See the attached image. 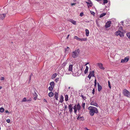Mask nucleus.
<instances>
[{
	"label": "nucleus",
	"instance_id": "0eeeda50",
	"mask_svg": "<svg viewBox=\"0 0 130 130\" xmlns=\"http://www.w3.org/2000/svg\"><path fill=\"white\" fill-rule=\"evenodd\" d=\"M73 67V65L72 64H70L69 65L68 70V71L69 72L68 73H67V74H70L72 73V70Z\"/></svg>",
	"mask_w": 130,
	"mask_h": 130
},
{
	"label": "nucleus",
	"instance_id": "2f4dec72",
	"mask_svg": "<svg viewBox=\"0 0 130 130\" xmlns=\"http://www.w3.org/2000/svg\"><path fill=\"white\" fill-rule=\"evenodd\" d=\"M87 40L86 38H84L82 39H80V41H86Z\"/></svg>",
	"mask_w": 130,
	"mask_h": 130
},
{
	"label": "nucleus",
	"instance_id": "ea45409f",
	"mask_svg": "<svg viewBox=\"0 0 130 130\" xmlns=\"http://www.w3.org/2000/svg\"><path fill=\"white\" fill-rule=\"evenodd\" d=\"M54 95V98H55V99L57 100V93H55Z\"/></svg>",
	"mask_w": 130,
	"mask_h": 130
},
{
	"label": "nucleus",
	"instance_id": "6ab92c4d",
	"mask_svg": "<svg viewBox=\"0 0 130 130\" xmlns=\"http://www.w3.org/2000/svg\"><path fill=\"white\" fill-rule=\"evenodd\" d=\"M70 49L69 47H67L66 48H65V52L66 53H68V50Z\"/></svg>",
	"mask_w": 130,
	"mask_h": 130
},
{
	"label": "nucleus",
	"instance_id": "37998d69",
	"mask_svg": "<svg viewBox=\"0 0 130 130\" xmlns=\"http://www.w3.org/2000/svg\"><path fill=\"white\" fill-rule=\"evenodd\" d=\"M5 79V78L3 77H1V78L0 80H4Z\"/></svg>",
	"mask_w": 130,
	"mask_h": 130
},
{
	"label": "nucleus",
	"instance_id": "f8f14e48",
	"mask_svg": "<svg viewBox=\"0 0 130 130\" xmlns=\"http://www.w3.org/2000/svg\"><path fill=\"white\" fill-rule=\"evenodd\" d=\"M90 105L94 106L96 107H98V105L96 102L94 101H92L90 102Z\"/></svg>",
	"mask_w": 130,
	"mask_h": 130
},
{
	"label": "nucleus",
	"instance_id": "49530a36",
	"mask_svg": "<svg viewBox=\"0 0 130 130\" xmlns=\"http://www.w3.org/2000/svg\"><path fill=\"white\" fill-rule=\"evenodd\" d=\"M91 75H90L89 74L88 76V77L89 78V79H90L91 77Z\"/></svg>",
	"mask_w": 130,
	"mask_h": 130
},
{
	"label": "nucleus",
	"instance_id": "8fccbe9b",
	"mask_svg": "<svg viewBox=\"0 0 130 130\" xmlns=\"http://www.w3.org/2000/svg\"><path fill=\"white\" fill-rule=\"evenodd\" d=\"M94 92H95V90H94V89H93V90H92V93L93 94H94Z\"/></svg>",
	"mask_w": 130,
	"mask_h": 130
},
{
	"label": "nucleus",
	"instance_id": "4c0bfd02",
	"mask_svg": "<svg viewBox=\"0 0 130 130\" xmlns=\"http://www.w3.org/2000/svg\"><path fill=\"white\" fill-rule=\"evenodd\" d=\"M26 101L27 99L26 98H24L23 99L22 101L23 102H27Z\"/></svg>",
	"mask_w": 130,
	"mask_h": 130
},
{
	"label": "nucleus",
	"instance_id": "f03ea898",
	"mask_svg": "<svg viewBox=\"0 0 130 130\" xmlns=\"http://www.w3.org/2000/svg\"><path fill=\"white\" fill-rule=\"evenodd\" d=\"M81 106L79 103L77 105H75L73 107L74 112L75 113H76L77 110L79 111L80 109Z\"/></svg>",
	"mask_w": 130,
	"mask_h": 130
},
{
	"label": "nucleus",
	"instance_id": "774afa93",
	"mask_svg": "<svg viewBox=\"0 0 130 130\" xmlns=\"http://www.w3.org/2000/svg\"><path fill=\"white\" fill-rule=\"evenodd\" d=\"M88 63H86L85 64V65H86L87 64H88Z\"/></svg>",
	"mask_w": 130,
	"mask_h": 130
},
{
	"label": "nucleus",
	"instance_id": "7ed1b4c3",
	"mask_svg": "<svg viewBox=\"0 0 130 130\" xmlns=\"http://www.w3.org/2000/svg\"><path fill=\"white\" fill-rule=\"evenodd\" d=\"M79 50L77 49L73 52L72 53V56L73 58H75L78 56L79 52Z\"/></svg>",
	"mask_w": 130,
	"mask_h": 130
},
{
	"label": "nucleus",
	"instance_id": "c85d7f7f",
	"mask_svg": "<svg viewBox=\"0 0 130 130\" xmlns=\"http://www.w3.org/2000/svg\"><path fill=\"white\" fill-rule=\"evenodd\" d=\"M82 99L84 100H85L87 99V98L86 96H85L83 95H82L81 96Z\"/></svg>",
	"mask_w": 130,
	"mask_h": 130
},
{
	"label": "nucleus",
	"instance_id": "9b49d317",
	"mask_svg": "<svg viewBox=\"0 0 130 130\" xmlns=\"http://www.w3.org/2000/svg\"><path fill=\"white\" fill-rule=\"evenodd\" d=\"M99 68L103 70L104 69V68L103 66V64L101 63H98L97 64Z\"/></svg>",
	"mask_w": 130,
	"mask_h": 130
},
{
	"label": "nucleus",
	"instance_id": "c756f323",
	"mask_svg": "<svg viewBox=\"0 0 130 130\" xmlns=\"http://www.w3.org/2000/svg\"><path fill=\"white\" fill-rule=\"evenodd\" d=\"M81 71H79L76 73V74H77V75L78 76H79L81 74Z\"/></svg>",
	"mask_w": 130,
	"mask_h": 130
},
{
	"label": "nucleus",
	"instance_id": "603ef678",
	"mask_svg": "<svg viewBox=\"0 0 130 130\" xmlns=\"http://www.w3.org/2000/svg\"><path fill=\"white\" fill-rule=\"evenodd\" d=\"M76 4L75 3H71V6H73V5H74Z\"/></svg>",
	"mask_w": 130,
	"mask_h": 130
},
{
	"label": "nucleus",
	"instance_id": "b1692460",
	"mask_svg": "<svg viewBox=\"0 0 130 130\" xmlns=\"http://www.w3.org/2000/svg\"><path fill=\"white\" fill-rule=\"evenodd\" d=\"M50 85L51 86L54 87V83L53 82H52L50 83Z\"/></svg>",
	"mask_w": 130,
	"mask_h": 130
},
{
	"label": "nucleus",
	"instance_id": "58836bf2",
	"mask_svg": "<svg viewBox=\"0 0 130 130\" xmlns=\"http://www.w3.org/2000/svg\"><path fill=\"white\" fill-rule=\"evenodd\" d=\"M108 87L110 89H111V86L110 85V83L109 82V81H108Z\"/></svg>",
	"mask_w": 130,
	"mask_h": 130
},
{
	"label": "nucleus",
	"instance_id": "864d4df0",
	"mask_svg": "<svg viewBox=\"0 0 130 130\" xmlns=\"http://www.w3.org/2000/svg\"><path fill=\"white\" fill-rule=\"evenodd\" d=\"M119 29L120 30H122L123 29V28L122 27H120V28H119Z\"/></svg>",
	"mask_w": 130,
	"mask_h": 130
},
{
	"label": "nucleus",
	"instance_id": "ddd939ff",
	"mask_svg": "<svg viewBox=\"0 0 130 130\" xmlns=\"http://www.w3.org/2000/svg\"><path fill=\"white\" fill-rule=\"evenodd\" d=\"M77 119L80 121H83L84 118L83 117L80 116V115H79L77 118Z\"/></svg>",
	"mask_w": 130,
	"mask_h": 130
},
{
	"label": "nucleus",
	"instance_id": "5fc2aeb1",
	"mask_svg": "<svg viewBox=\"0 0 130 130\" xmlns=\"http://www.w3.org/2000/svg\"><path fill=\"white\" fill-rule=\"evenodd\" d=\"M85 129L86 130H90L89 129H88L87 127H85Z\"/></svg>",
	"mask_w": 130,
	"mask_h": 130
},
{
	"label": "nucleus",
	"instance_id": "412c9836",
	"mask_svg": "<svg viewBox=\"0 0 130 130\" xmlns=\"http://www.w3.org/2000/svg\"><path fill=\"white\" fill-rule=\"evenodd\" d=\"M86 35L87 36H88L89 35V31L88 29H86Z\"/></svg>",
	"mask_w": 130,
	"mask_h": 130
},
{
	"label": "nucleus",
	"instance_id": "4d7b16f0",
	"mask_svg": "<svg viewBox=\"0 0 130 130\" xmlns=\"http://www.w3.org/2000/svg\"><path fill=\"white\" fill-rule=\"evenodd\" d=\"M121 23L123 25V23H124L123 21H122L121 22Z\"/></svg>",
	"mask_w": 130,
	"mask_h": 130
},
{
	"label": "nucleus",
	"instance_id": "6e6d98bb",
	"mask_svg": "<svg viewBox=\"0 0 130 130\" xmlns=\"http://www.w3.org/2000/svg\"><path fill=\"white\" fill-rule=\"evenodd\" d=\"M37 97H36V96H35L34 98V99L35 100H36V99H37Z\"/></svg>",
	"mask_w": 130,
	"mask_h": 130
},
{
	"label": "nucleus",
	"instance_id": "1a4fd4ad",
	"mask_svg": "<svg viewBox=\"0 0 130 130\" xmlns=\"http://www.w3.org/2000/svg\"><path fill=\"white\" fill-rule=\"evenodd\" d=\"M129 58L128 57H125L124 59H121V63L126 62H127L129 60Z\"/></svg>",
	"mask_w": 130,
	"mask_h": 130
},
{
	"label": "nucleus",
	"instance_id": "f257e3e1",
	"mask_svg": "<svg viewBox=\"0 0 130 130\" xmlns=\"http://www.w3.org/2000/svg\"><path fill=\"white\" fill-rule=\"evenodd\" d=\"M88 109L89 110V113L91 116H93L95 113H97L98 112L97 109L95 107L92 106L89 107Z\"/></svg>",
	"mask_w": 130,
	"mask_h": 130
},
{
	"label": "nucleus",
	"instance_id": "c03bdc74",
	"mask_svg": "<svg viewBox=\"0 0 130 130\" xmlns=\"http://www.w3.org/2000/svg\"><path fill=\"white\" fill-rule=\"evenodd\" d=\"M10 120L9 119H7L6 120V122L8 123H9L10 122Z\"/></svg>",
	"mask_w": 130,
	"mask_h": 130
},
{
	"label": "nucleus",
	"instance_id": "052dcab7",
	"mask_svg": "<svg viewBox=\"0 0 130 130\" xmlns=\"http://www.w3.org/2000/svg\"><path fill=\"white\" fill-rule=\"evenodd\" d=\"M5 112L6 113H9V111L8 110L6 111Z\"/></svg>",
	"mask_w": 130,
	"mask_h": 130
},
{
	"label": "nucleus",
	"instance_id": "a211bd4d",
	"mask_svg": "<svg viewBox=\"0 0 130 130\" xmlns=\"http://www.w3.org/2000/svg\"><path fill=\"white\" fill-rule=\"evenodd\" d=\"M63 101V96L61 95V96L60 97V100L59 102H60V103H62V102Z\"/></svg>",
	"mask_w": 130,
	"mask_h": 130
},
{
	"label": "nucleus",
	"instance_id": "9d476101",
	"mask_svg": "<svg viewBox=\"0 0 130 130\" xmlns=\"http://www.w3.org/2000/svg\"><path fill=\"white\" fill-rule=\"evenodd\" d=\"M111 22L110 21H107L105 25L106 28H107L110 27L111 25Z\"/></svg>",
	"mask_w": 130,
	"mask_h": 130
},
{
	"label": "nucleus",
	"instance_id": "2eb2a0df",
	"mask_svg": "<svg viewBox=\"0 0 130 130\" xmlns=\"http://www.w3.org/2000/svg\"><path fill=\"white\" fill-rule=\"evenodd\" d=\"M98 89L99 91H100L102 89V87L101 85H100L99 83H98Z\"/></svg>",
	"mask_w": 130,
	"mask_h": 130
},
{
	"label": "nucleus",
	"instance_id": "a19ab883",
	"mask_svg": "<svg viewBox=\"0 0 130 130\" xmlns=\"http://www.w3.org/2000/svg\"><path fill=\"white\" fill-rule=\"evenodd\" d=\"M31 100H32L31 98H30L29 99H27L26 101H27V102H29V101H31Z\"/></svg>",
	"mask_w": 130,
	"mask_h": 130
},
{
	"label": "nucleus",
	"instance_id": "aec40b11",
	"mask_svg": "<svg viewBox=\"0 0 130 130\" xmlns=\"http://www.w3.org/2000/svg\"><path fill=\"white\" fill-rule=\"evenodd\" d=\"M89 68L87 66H86V68L84 71V73L85 74H86L88 72Z\"/></svg>",
	"mask_w": 130,
	"mask_h": 130
},
{
	"label": "nucleus",
	"instance_id": "5701e85b",
	"mask_svg": "<svg viewBox=\"0 0 130 130\" xmlns=\"http://www.w3.org/2000/svg\"><path fill=\"white\" fill-rule=\"evenodd\" d=\"M94 72L93 71L90 72L89 74L91 75L93 77L94 76Z\"/></svg>",
	"mask_w": 130,
	"mask_h": 130
},
{
	"label": "nucleus",
	"instance_id": "3c124183",
	"mask_svg": "<svg viewBox=\"0 0 130 130\" xmlns=\"http://www.w3.org/2000/svg\"><path fill=\"white\" fill-rule=\"evenodd\" d=\"M64 109H67V105H65L64 106Z\"/></svg>",
	"mask_w": 130,
	"mask_h": 130
},
{
	"label": "nucleus",
	"instance_id": "4468645a",
	"mask_svg": "<svg viewBox=\"0 0 130 130\" xmlns=\"http://www.w3.org/2000/svg\"><path fill=\"white\" fill-rule=\"evenodd\" d=\"M69 21L74 25L76 24V22L72 19H70L69 20Z\"/></svg>",
	"mask_w": 130,
	"mask_h": 130
},
{
	"label": "nucleus",
	"instance_id": "de8ad7c7",
	"mask_svg": "<svg viewBox=\"0 0 130 130\" xmlns=\"http://www.w3.org/2000/svg\"><path fill=\"white\" fill-rule=\"evenodd\" d=\"M83 15V12H81L80 13V16L81 17H82Z\"/></svg>",
	"mask_w": 130,
	"mask_h": 130
},
{
	"label": "nucleus",
	"instance_id": "20e7f679",
	"mask_svg": "<svg viewBox=\"0 0 130 130\" xmlns=\"http://www.w3.org/2000/svg\"><path fill=\"white\" fill-rule=\"evenodd\" d=\"M123 94L127 97H130V93L127 90L124 89L123 90Z\"/></svg>",
	"mask_w": 130,
	"mask_h": 130
},
{
	"label": "nucleus",
	"instance_id": "cd10ccee",
	"mask_svg": "<svg viewBox=\"0 0 130 130\" xmlns=\"http://www.w3.org/2000/svg\"><path fill=\"white\" fill-rule=\"evenodd\" d=\"M85 103H83L82 106L83 108V109L84 110L85 109Z\"/></svg>",
	"mask_w": 130,
	"mask_h": 130
},
{
	"label": "nucleus",
	"instance_id": "c9c22d12",
	"mask_svg": "<svg viewBox=\"0 0 130 130\" xmlns=\"http://www.w3.org/2000/svg\"><path fill=\"white\" fill-rule=\"evenodd\" d=\"M126 35L130 39V32H127L126 34Z\"/></svg>",
	"mask_w": 130,
	"mask_h": 130
},
{
	"label": "nucleus",
	"instance_id": "a878e982",
	"mask_svg": "<svg viewBox=\"0 0 130 130\" xmlns=\"http://www.w3.org/2000/svg\"><path fill=\"white\" fill-rule=\"evenodd\" d=\"M57 76V74L56 73H55L53 74L52 76V78L53 79L54 78Z\"/></svg>",
	"mask_w": 130,
	"mask_h": 130
},
{
	"label": "nucleus",
	"instance_id": "69168bd1",
	"mask_svg": "<svg viewBox=\"0 0 130 130\" xmlns=\"http://www.w3.org/2000/svg\"><path fill=\"white\" fill-rule=\"evenodd\" d=\"M2 88V87L1 86H0V89H1Z\"/></svg>",
	"mask_w": 130,
	"mask_h": 130
},
{
	"label": "nucleus",
	"instance_id": "e433bc0d",
	"mask_svg": "<svg viewBox=\"0 0 130 130\" xmlns=\"http://www.w3.org/2000/svg\"><path fill=\"white\" fill-rule=\"evenodd\" d=\"M34 91V92L33 93V95L37 97L38 95H37V93L35 92V91Z\"/></svg>",
	"mask_w": 130,
	"mask_h": 130
},
{
	"label": "nucleus",
	"instance_id": "13d9d810",
	"mask_svg": "<svg viewBox=\"0 0 130 130\" xmlns=\"http://www.w3.org/2000/svg\"><path fill=\"white\" fill-rule=\"evenodd\" d=\"M94 83H96V79H95L94 80Z\"/></svg>",
	"mask_w": 130,
	"mask_h": 130
},
{
	"label": "nucleus",
	"instance_id": "dca6fc26",
	"mask_svg": "<svg viewBox=\"0 0 130 130\" xmlns=\"http://www.w3.org/2000/svg\"><path fill=\"white\" fill-rule=\"evenodd\" d=\"M6 16V14H3L0 15V18L1 19L3 20L5 17Z\"/></svg>",
	"mask_w": 130,
	"mask_h": 130
},
{
	"label": "nucleus",
	"instance_id": "4be33fe9",
	"mask_svg": "<svg viewBox=\"0 0 130 130\" xmlns=\"http://www.w3.org/2000/svg\"><path fill=\"white\" fill-rule=\"evenodd\" d=\"M68 95H65V100L66 101H67L68 100Z\"/></svg>",
	"mask_w": 130,
	"mask_h": 130
},
{
	"label": "nucleus",
	"instance_id": "0e129e2a",
	"mask_svg": "<svg viewBox=\"0 0 130 130\" xmlns=\"http://www.w3.org/2000/svg\"><path fill=\"white\" fill-rule=\"evenodd\" d=\"M44 102H46V100L45 99H44Z\"/></svg>",
	"mask_w": 130,
	"mask_h": 130
},
{
	"label": "nucleus",
	"instance_id": "39448f33",
	"mask_svg": "<svg viewBox=\"0 0 130 130\" xmlns=\"http://www.w3.org/2000/svg\"><path fill=\"white\" fill-rule=\"evenodd\" d=\"M116 35L117 36L119 35L121 37H122L124 36L123 33L119 30L116 31Z\"/></svg>",
	"mask_w": 130,
	"mask_h": 130
},
{
	"label": "nucleus",
	"instance_id": "338daca9",
	"mask_svg": "<svg viewBox=\"0 0 130 130\" xmlns=\"http://www.w3.org/2000/svg\"><path fill=\"white\" fill-rule=\"evenodd\" d=\"M96 1H101V0H96Z\"/></svg>",
	"mask_w": 130,
	"mask_h": 130
},
{
	"label": "nucleus",
	"instance_id": "09e8293b",
	"mask_svg": "<svg viewBox=\"0 0 130 130\" xmlns=\"http://www.w3.org/2000/svg\"><path fill=\"white\" fill-rule=\"evenodd\" d=\"M31 75H30L29 76V77H28V78H29V81H30V80L31 79Z\"/></svg>",
	"mask_w": 130,
	"mask_h": 130
},
{
	"label": "nucleus",
	"instance_id": "473e14b6",
	"mask_svg": "<svg viewBox=\"0 0 130 130\" xmlns=\"http://www.w3.org/2000/svg\"><path fill=\"white\" fill-rule=\"evenodd\" d=\"M4 111V109L2 107L0 108V112H3Z\"/></svg>",
	"mask_w": 130,
	"mask_h": 130
},
{
	"label": "nucleus",
	"instance_id": "f704fd0d",
	"mask_svg": "<svg viewBox=\"0 0 130 130\" xmlns=\"http://www.w3.org/2000/svg\"><path fill=\"white\" fill-rule=\"evenodd\" d=\"M103 5H104L105 4L107 3L108 2V1L107 0H103Z\"/></svg>",
	"mask_w": 130,
	"mask_h": 130
},
{
	"label": "nucleus",
	"instance_id": "e2e57ef3",
	"mask_svg": "<svg viewBox=\"0 0 130 130\" xmlns=\"http://www.w3.org/2000/svg\"><path fill=\"white\" fill-rule=\"evenodd\" d=\"M55 81L56 82H57V78H56L55 80Z\"/></svg>",
	"mask_w": 130,
	"mask_h": 130
},
{
	"label": "nucleus",
	"instance_id": "a18cd8bd",
	"mask_svg": "<svg viewBox=\"0 0 130 130\" xmlns=\"http://www.w3.org/2000/svg\"><path fill=\"white\" fill-rule=\"evenodd\" d=\"M67 63L66 62H64L62 64V65L63 66H65V65Z\"/></svg>",
	"mask_w": 130,
	"mask_h": 130
},
{
	"label": "nucleus",
	"instance_id": "79ce46f5",
	"mask_svg": "<svg viewBox=\"0 0 130 130\" xmlns=\"http://www.w3.org/2000/svg\"><path fill=\"white\" fill-rule=\"evenodd\" d=\"M90 13H91V14H92V15H94L95 14V13L94 12H93L92 11H90Z\"/></svg>",
	"mask_w": 130,
	"mask_h": 130
},
{
	"label": "nucleus",
	"instance_id": "bf43d9fd",
	"mask_svg": "<svg viewBox=\"0 0 130 130\" xmlns=\"http://www.w3.org/2000/svg\"><path fill=\"white\" fill-rule=\"evenodd\" d=\"M69 36H70V35H68V36H67V39H68V37H69Z\"/></svg>",
	"mask_w": 130,
	"mask_h": 130
},
{
	"label": "nucleus",
	"instance_id": "393cba45",
	"mask_svg": "<svg viewBox=\"0 0 130 130\" xmlns=\"http://www.w3.org/2000/svg\"><path fill=\"white\" fill-rule=\"evenodd\" d=\"M48 95L50 97H52L53 95V93L52 92H50L48 93Z\"/></svg>",
	"mask_w": 130,
	"mask_h": 130
},
{
	"label": "nucleus",
	"instance_id": "7c9ffc66",
	"mask_svg": "<svg viewBox=\"0 0 130 130\" xmlns=\"http://www.w3.org/2000/svg\"><path fill=\"white\" fill-rule=\"evenodd\" d=\"M74 38L76 39L77 40L80 41V38H78L77 36H75L74 37Z\"/></svg>",
	"mask_w": 130,
	"mask_h": 130
},
{
	"label": "nucleus",
	"instance_id": "72a5a7b5",
	"mask_svg": "<svg viewBox=\"0 0 130 130\" xmlns=\"http://www.w3.org/2000/svg\"><path fill=\"white\" fill-rule=\"evenodd\" d=\"M53 88L54 87L52 86H50L48 87V89L49 90L51 91L53 90Z\"/></svg>",
	"mask_w": 130,
	"mask_h": 130
},
{
	"label": "nucleus",
	"instance_id": "bb28decb",
	"mask_svg": "<svg viewBox=\"0 0 130 130\" xmlns=\"http://www.w3.org/2000/svg\"><path fill=\"white\" fill-rule=\"evenodd\" d=\"M106 14V13H103L102 14H101L100 16V18H101L103 17Z\"/></svg>",
	"mask_w": 130,
	"mask_h": 130
},
{
	"label": "nucleus",
	"instance_id": "6e6552de",
	"mask_svg": "<svg viewBox=\"0 0 130 130\" xmlns=\"http://www.w3.org/2000/svg\"><path fill=\"white\" fill-rule=\"evenodd\" d=\"M88 1L86 2V3L87 4L88 8L91 7L92 5V3L90 0H87Z\"/></svg>",
	"mask_w": 130,
	"mask_h": 130
},
{
	"label": "nucleus",
	"instance_id": "423d86ee",
	"mask_svg": "<svg viewBox=\"0 0 130 130\" xmlns=\"http://www.w3.org/2000/svg\"><path fill=\"white\" fill-rule=\"evenodd\" d=\"M68 108L69 109V111L70 113L71 114H72L73 112V109L72 105V104L69 105L68 106Z\"/></svg>",
	"mask_w": 130,
	"mask_h": 130
},
{
	"label": "nucleus",
	"instance_id": "f3484780",
	"mask_svg": "<svg viewBox=\"0 0 130 130\" xmlns=\"http://www.w3.org/2000/svg\"><path fill=\"white\" fill-rule=\"evenodd\" d=\"M61 79L60 78H58L57 79V83H58V84L57 85V86H58L59 87L60 86V84L61 83Z\"/></svg>",
	"mask_w": 130,
	"mask_h": 130
},
{
	"label": "nucleus",
	"instance_id": "680f3d73",
	"mask_svg": "<svg viewBox=\"0 0 130 130\" xmlns=\"http://www.w3.org/2000/svg\"><path fill=\"white\" fill-rule=\"evenodd\" d=\"M96 84H97L96 83H94V86H96Z\"/></svg>",
	"mask_w": 130,
	"mask_h": 130
}]
</instances>
